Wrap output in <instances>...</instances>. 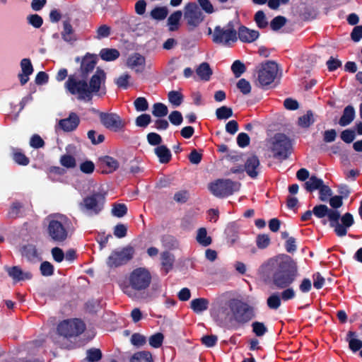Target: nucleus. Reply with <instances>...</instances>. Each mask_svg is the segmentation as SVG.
<instances>
[{
  "label": "nucleus",
  "instance_id": "f257e3e1",
  "mask_svg": "<svg viewBox=\"0 0 362 362\" xmlns=\"http://www.w3.org/2000/svg\"><path fill=\"white\" fill-rule=\"evenodd\" d=\"M152 276L148 269L144 267L134 269L128 276L127 281L119 284L121 290L128 297L134 299L137 293L145 291L151 284Z\"/></svg>",
  "mask_w": 362,
  "mask_h": 362
},
{
  "label": "nucleus",
  "instance_id": "f03ea898",
  "mask_svg": "<svg viewBox=\"0 0 362 362\" xmlns=\"http://www.w3.org/2000/svg\"><path fill=\"white\" fill-rule=\"evenodd\" d=\"M47 233L55 242L65 241L71 233V222L62 214H54L49 217Z\"/></svg>",
  "mask_w": 362,
  "mask_h": 362
},
{
  "label": "nucleus",
  "instance_id": "7ed1b4c3",
  "mask_svg": "<svg viewBox=\"0 0 362 362\" xmlns=\"http://www.w3.org/2000/svg\"><path fill=\"white\" fill-rule=\"evenodd\" d=\"M298 276V267L296 263L288 259L283 262L277 272L273 276V282L274 285L279 288H284L290 286Z\"/></svg>",
  "mask_w": 362,
  "mask_h": 362
},
{
  "label": "nucleus",
  "instance_id": "20e7f679",
  "mask_svg": "<svg viewBox=\"0 0 362 362\" xmlns=\"http://www.w3.org/2000/svg\"><path fill=\"white\" fill-rule=\"evenodd\" d=\"M270 149L274 157L278 159H285L291 153V141L284 134H277L271 139Z\"/></svg>",
  "mask_w": 362,
  "mask_h": 362
},
{
  "label": "nucleus",
  "instance_id": "39448f33",
  "mask_svg": "<svg viewBox=\"0 0 362 362\" xmlns=\"http://www.w3.org/2000/svg\"><path fill=\"white\" fill-rule=\"evenodd\" d=\"M135 250L131 245L118 248L110 254L107 260V264L111 268L118 267L129 262L134 257Z\"/></svg>",
  "mask_w": 362,
  "mask_h": 362
},
{
  "label": "nucleus",
  "instance_id": "423d86ee",
  "mask_svg": "<svg viewBox=\"0 0 362 362\" xmlns=\"http://www.w3.org/2000/svg\"><path fill=\"white\" fill-rule=\"evenodd\" d=\"M65 88L78 100H90L88 83L83 79H80L75 76H69L65 83Z\"/></svg>",
  "mask_w": 362,
  "mask_h": 362
},
{
  "label": "nucleus",
  "instance_id": "0eeeda50",
  "mask_svg": "<svg viewBox=\"0 0 362 362\" xmlns=\"http://www.w3.org/2000/svg\"><path fill=\"white\" fill-rule=\"evenodd\" d=\"M209 189L214 195L224 197L238 191L240 185L230 180H217L210 183Z\"/></svg>",
  "mask_w": 362,
  "mask_h": 362
},
{
  "label": "nucleus",
  "instance_id": "6e6552de",
  "mask_svg": "<svg viewBox=\"0 0 362 362\" xmlns=\"http://www.w3.org/2000/svg\"><path fill=\"white\" fill-rule=\"evenodd\" d=\"M212 38L215 43L230 45L238 40L237 32L230 23L223 28L216 26L214 28Z\"/></svg>",
  "mask_w": 362,
  "mask_h": 362
},
{
  "label": "nucleus",
  "instance_id": "1a4fd4ad",
  "mask_svg": "<svg viewBox=\"0 0 362 362\" xmlns=\"http://www.w3.org/2000/svg\"><path fill=\"white\" fill-rule=\"evenodd\" d=\"M230 308L233 312V320L238 322H246L254 315L252 308L238 299L230 300Z\"/></svg>",
  "mask_w": 362,
  "mask_h": 362
},
{
  "label": "nucleus",
  "instance_id": "9d476101",
  "mask_svg": "<svg viewBox=\"0 0 362 362\" xmlns=\"http://www.w3.org/2000/svg\"><path fill=\"white\" fill-rule=\"evenodd\" d=\"M278 72V65L274 62L262 64L257 71V81L260 86L264 87L274 82Z\"/></svg>",
  "mask_w": 362,
  "mask_h": 362
},
{
  "label": "nucleus",
  "instance_id": "9b49d317",
  "mask_svg": "<svg viewBox=\"0 0 362 362\" xmlns=\"http://www.w3.org/2000/svg\"><path fill=\"white\" fill-rule=\"evenodd\" d=\"M85 329L83 322L78 319L65 320L61 322L57 328L60 335L71 337L81 334Z\"/></svg>",
  "mask_w": 362,
  "mask_h": 362
},
{
  "label": "nucleus",
  "instance_id": "f8f14e48",
  "mask_svg": "<svg viewBox=\"0 0 362 362\" xmlns=\"http://www.w3.org/2000/svg\"><path fill=\"white\" fill-rule=\"evenodd\" d=\"M341 205H315L313 209V214L318 218H327L331 224L339 221L341 212L339 208Z\"/></svg>",
  "mask_w": 362,
  "mask_h": 362
},
{
  "label": "nucleus",
  "instance_id": "ddd939ff",
  "mask_svg": "<svg viewBox=\"0 0 362 362\" xmlns=\"http://www.w3.org/2000/svg\"><path fill=\"white\" fill-rule=\"evenodd\" d=\"M99 118L106 129L115 132L123 131L126 125V122L116 113L100 112Z\"/></svg>",
  "mask_w": 362,
  "mask_h": 362
},
{
  "label": "nucleus",
  "instance_id": "4468645a",
  "mask_svg": "<svg viewBox=\"0 0 362 362\" xmlns=\"http://www.w3.org/2000/svg\"><path fill=\"white\" fill-rule=\"evenodd\" d=\"M105 73L103 70L98 69L88 84L90 100L93 95H103L105 93Z\"/></svg>",
  "mask_w": 362,
  "mask_h": 362
},
{
  "label": "nucleus",
  "instance_id": "2eb2a0df",
  "mask_svg": "<svg viewBox=\"0 0 362 362\" xmlns=\"http://www.w3.org/2000/svg\"><path fill=\"white\" fill-rule=\"evenodd\" d=\"M184 17L187 24L193 28L198 26L204 19L202 12L193 3H189L185 6Z\"/></svg>",
  "mask_w": 362,
  "mask_h": 362
},
{
  "label": "nucleus",
  "instance_id": "dca6fc26",
  "mask_svg": "<svg viewBox=\"0 0 362 362\" xmlns=\"http://www.w3.org/2000/svg\"><path fill=\"white\" fill-rule=\"evenodd\" d=\"M107 187L106 185H95L85 199V204H100L106 201Z\"/></svg>",
  "mask_w": 362,
  "mask_h": 362
},
{
  "label": "nucleus",
  "instance_id": "f3484780",
  "mask_svg": "<svg viewBox=\"0 0 362 362\" xmlns=\"http://www.w3.org/2000/svg\"><path fill=\"white\" fill-rule=\"evenodd\" d=\"M18 251L21 255L28 262H36L41 259L40 252L33 244L25 243L20 245Z\"/></svg>",
  "mask_w": 362,
  "mask_h": 362
},
{
  "label": "nucleus",
  "instance_id": "a211bd4d",
  "mask_svg": "<svg viewBox=\"0 0 362 362\" xmlns=\"http://www.w3.org/2000/svg\"><path fill=\"white\" fill-rule=\"evenodd\" d=\"M127 66L136 73H141L145 69V58L138 53H134L128 57Z\"/></svg>",
  "mask_w": 362,
  "mask_h": 362
},
{
  "label": "nucleus",
  "instance_id": "6ab92c4d",
  "mask_svg": "<svg viewBox=\"0 0 362 362\" xmlns=\"http://www.w3.org/2000/svg\"><path fill=\"white\" fill-rule=\"evenodd\" d=\"M66 153L60 157V164L66 168H74L76 166V158L72 154L76 153V148L74 145H69L66 148Z\"/></svg>",
  "mask_w": 362,
  "mask_h": 362
},
{
  "label": "nucleus",
  "instance_id": "aec40b11",
  "mask_svg": "<svg viewBox=\"0 0 362 362\" xmlns=\"http://www.w3.org/2000/svg\"><path fill=\"white\" fill-rule=\"evenodd\" d=\"M21 73L18 74V78L21 85H25L33 72V66L30 59L24 58L21 61Z\"/></svg>",
  "mask_w": 362,
  "mask_h": 362
},
{
  "label": "nucleus",
  "instance_id": "412c9836",
  "mask_svg": "<svg viewBox=\"0 0 362 362\" xmlns=\"http://www.w3.org/2000/svg\"><path fill=\"white\" fill-rule=\"evenodd\" d=\"M238 38L243 42L251 43L255 41L259 36L257 30L250 29L245 26H241L238 31Z\"/></svg>",
  "mask_w": 362,
  "mask_h": 362
},
{
  "label": "nucleus",
  "instance_id": "4be33fe9",
  "mask_svg": "<svg viewBox=\"0 0 362 362\" xmlns=\"http://www.w3.org/2000/svg\"><path fill=\"white\" fill-rule=\"evenodd\" d=\"M320 191V199L322 202H329V204H342V196H334L332 197V192L331 189L323 185Z\"/></svg>",
  "mask_w": 362,
  "mask_h": 362
},
{
  "label": "nucleus",
  "instance_id": "5701e85b",
  "mask_svg": "<svg viewBox=\"0 0 362 362\" xmlns=\"http://www.w3.org/2000/svg\"><path fill=\"white\" fill-rule=\"evenodd\" d=\"M79 117L76 113H71L69 117L59 120V127L65 132H71L74 130L79 124Z\"/></svg>",
  "mask_w": 362,
  "mask_h": 362
},
{
  "label": "nucleus",
  "instance_id": "b1692460",
  "mask_svg": "<svg viewBox=\"0 0 362 362\" xmlns=\"http://www.w3.org/2000/svg\"><path fill=\"white\" fill-rule=\"evenodd\" d=\"M6 270L9 276L15 281L30 279L32 277V274L30 272H23L20 267L16 266L6 267Z\"/></svg>",
  "mask_w": 362,
  "mask_h": 362
},
{
  "label": "nucleus",
  "instance_id": "393cba45",
  "mask_svg": "<svg viewBox=\"0 0 362 362\" xmlns=\"http://www.w3.org/2000/svg\"><path fill=\"white\" fill-rule=\"evenodd\" d=\"M209 302L204 298L193 299L190 303L191 309L197 314L206 311L209 308Z\"/></svg>",
  "mask_w": 362,
  "mask_h": 362
},
{
  "label": "nucleus",
  "instance_id": "a878e982",
  "mask_svg": "<svg viewBox=\"0 0 362 362\" xmlns=\"http://www.w3.org/2000/svg\"><path fill=\"white\" fill-rule=\"evenodd\" d=\"M259 165V161L256 156L249 157L245 163V170L247 173L252 177L257 175V168Z\"/></svg>",
  "mask_w": 362,
  "mask_h": 362
},
{
  "label": "nucleus",
  "instance_id": "bb28decb",
  "mask_svg": "<svg viewBox=\"0 0 362 362\" xmlns=\"http://www.w3.org/2000/svg\"><path fill=\"white\" fill-rule=\"evenodd\" d=\"M154 153L158 158L159 162L161 163H167L171 159L170 151L163 145L157 146L154 149Z\"/></svg>",
  "mask_w": 362,
  "mask_h": 362
},
{
  "label": "nucleus",
  "instance_id": "cd10ccee",
  "mask_svg": "<svg viewBox=\"0 0 362 362\" xmlns=\"http://www.w3.org/2000/svg\"><path fill=\"white\" fill-rule=\"evenodd\" d=\"M346 340L352 351L356 352L362 348V341L358 339L355 332L349 331L347 334Z\"/></svg>",
  "mask_w": 362,
  "mask_h": 362
},
{
  "label": "nucleus",
  "instance_id": "c85d7f7f",
  "mask_svg": "<svg viewBox=\"0 0 362 362\" xmlns=\"http://www.w3.org/2000/svg\"><path fill=\"white\" fill-rule=\"evenodd\" d=\"M355 117V110L352 106H347L345 107L343 115L339 120L341 126H346L349 124Z\"/></svg>",
  "mask_w": 362,
  "mask_h": 362
},
{
  "label": "nucleus",
  "instance_id": "c756f323",
  "mask_svg": "<svg viewBox=\"0 0 362 362\" xmlns=\"http://www.w3.org/2000/svg\"><path fill=\"white\" fill-rule=\"evenodd\" d=\"M216 316L221 320H233V312L230 308V300L225 305L216 311Z\"/></svg>",
  "mask_w": 362,
  "mask_h": 362
},
{
  "label": "nucleus",
  "instance_id": "7c9ffc66",
  "mask_svg": "<svg viewBox=\"0 0 362 362\" xmlns=\"http://www.w3.org/2000/svg\"><path fill=\"white\" fill-rule=\"evenodd\" d=\"M100 56L103 60L110 62L117 59L119 57V52L116 49L104 48L100 50Z\"/></svg>",
  "mask_w": 362,
  "mask_h": 362
},
{
  "label": "nucleus",
  "instance_id": "2f4dec72",
  "mask_svg": "<svg viewBox=\"0 0 362 362\" xmlns=\"http://www.w3.org/2000/svg\"><path fill=\"white\" fill-rule=\"evenodd\" d=\"M196 72L199 77L204 81H209L212 74L210 66L206 62L202 63L197 67Z\"/></svg>",
  "mask_w": 362,
  "mask_h": 362
},
{
  "label": "nucleus",
  "instance_id": "473e14b6",
  "mask_svg": "<svg viewBox=\"0 0 362 362\" xmlns=\"http://www.w3.org/2000/svg\"><path fill=\"white\" fill-rule=\"evenodd\" d=\"M323 185L324 182L322 180L315 176H311L305 182L304 186L306 190L308 192H313L316 189H320Z\"/></svg>",
  "mask_w": 362,
  "mask_h": 362
},
{
  "label": "nucleus",
  "instance_id": "72a5a7b5",
  "mask_svg": "<svg viewBox=\"0 0 362 362\" xmlns=\"http://www.w3.org/2000/svg\"><path fill=\"white\" fill-rule=\"evenodd\" d=\"M196 240L199 245L204 247L209 246L212 242L211 238L207 235V231L205 228H200L197 230Z\"/></svg>",
  "mask_w": 362,
  "mask_h": 362
},
{
  "label": "nucleus",
  "instance_id": "f704fd0d",
  "mask_svg": "<svg viewBox=\"0 0 362 362\" xmlns=\"http://www.w3.org/2000/svg\"><path fill=\"white\" fill-rule=\"evenodd\" d=\"M182 15V13L180 11H177L169 16L168 19V25L170 31H175L177 30Z\"/></svg>",
  "mask_w": 362,
  "mask_h": 362
},
{
  "label": "nucleus",
  "instance_id": "c9c22d12",
  "mask_svg": "<svg viewBox=\"0 0 362 362\" xmlns=\"http://www.w3.org/2000/svg\"><path fill=\"white\" fill-rule=\"evenodd\" d=\"M102 205H81V211L87 216H93L102 211Z\"/></svg>",
  "mask_w": 362,
  "mask_h": 362
},
{
  "label": "nucleus",
  "instance_id": "e433bc0d",
  "mask_svg": "<svg viewBox=\"0 0 362 362\" xmlns=\"http://www.w3.org/2000/svg\"><path fill=\"white\" fill-rule=\"evenodd\" d=\"M267 305L272 310H277L281 305L280 294L277 292L271 294L267 300Z\"/></svg>",
  "mask_w": 362,
  "mask_h": 362
},
{
  "label": "nucleus",
  "instance_id": "4c0bfd02",
  "mask_svg": "<svg viewBox=\"0 0 362 362\" xmlns=\"http://www.w3.org/2000/svg\"><path fill=\"white\" fill-rule=\"evenodd\" d=\"M130 362H153L152 355L148 351H139L132 356Z\"/></svg>",
  "mask_w": 362,
  "mask_h": 362
},
{
  "label": "nucleus",
  "instance_id": "58836bf2",
  "mask_svg": "<svg viewBox=\"0 0 362 362\" xmlns=\"http://www.w3.org/2000/svg\"><path fill=\"white\" fill-rule=\"evenodd\" d=\"M174 262L173 256L169 252L161 254V264L165 272H168L173 267Z\"/></svg>",
  "mask_w": 362,
  "mask_h": 362
},
{
  "label": "nucleus",
  "instance_id": "ea45409f",
  "mask_svg": "<svg viewBox=\"0 0 362 362\" xmlns=\"http://www.w3.org/2000/svg\"><path fill=\"white\" fill-rule=\"evenodd\" d=\"M95 64V57L87 55L82 61L81 69L84 72L88 73L94 69Z\"/></svg>",
  "mask_w": 362,
  "mask_h": 362
},
{
  "label": "nucleus",
  "instance_id": "a19ab883",
  "mask_svg": "<svg viewBox=\"0 0 362 362\" xmlns=\"http://www.w3.org/2000/svg\"><path fill=\"white\" fill-rule=\"evenodd\" d=\"M168 110L165 105L157 103L153 105L152 114L157 117H163L168 115Z\"/></svg>",
  "mask_w": 362,
  "mask_h": 362
},
{
  "label": "nucleus",
  "instance_id": "79ce46f5",
  "mask_svg": "<svg viewBox=\"0 0 362 362\" xmlns=\"http://www.w3.org/2000/svg\"><path fill=\"white\" fill-rule=\"evenodd\" d=\"M168 13V10L166 7H156L151 12V16L155 20H163Z\"/></svg>",
  "mask_w": 362,
  "mask_h": 362
},
{
  "label": "nucleus",
  "instance_id": "37998d69",
  "mask_svg": "<svg viewBox=\"0 0 362 362\" xmlns=\"http://www.w3.org/2000/svg\"><path fill=\"white\" fill-rule=\"evenodd\" d=\"M102 163L103 166L107 167V173L112 172L117 169L119 163L117 160L110 156H105L102 158Z\"/></svg>",
  "mask_w": 362,
  "mask_h": 362
},
{
  "label": "nucleus",
  "instance_id": "c03bdc74",
  "mask_svg": "<svg viewBox=\"0 0 362 362\" xmlns=\"http://www.w3.org/2000/svg\"><path fill=\"white\" fill-rule=\"evenodd\" d=\"M314 122L313 115L310 111H308L306 114L301 116L298 119V125L301 127L306 128Z\"/></svg>",
  "mask_w": 362,
  "mask_h": 362
},
{
  "label": "nucleus",
  "instance_id": "a18cd8bd",
  "mask_svg": "<svg viewBox=\"0 0 362 362\" xmlns=\"http://www.w3.org/2000/svg\"><path fill=\"white\" fill-rule=\"evenodd\" d=\"M216 115L218 119H227L232 117L233 110L230 107L222 106L216 110Z\"/></svg>",
  "mask_w": 362,
  "mask_h": 362
},
{
  "label": "nucleus",
  "instance_id": "49530a36",
  "mask_svg": "<svg viewBox=\"0 0 362 362\" xmlns=\"http://www.w3.org/2000/svg\"><path fill=\"white\" fill-rule=\"evenodd\" d=\"M102 357V354L98 349H90L86 351V360L87 362H95L99 361Z\"/></svg>",
  "mask_w": 362,
  "mask_h": 362
},
{
  "label": "nucleus",
  "instance_id": "de8ad7c7",
  "mask_svg": "<svg viewBox=\"0 0 362 362\" xmlns=\"http://www.w3.org/2000/svg\"><path fill=\"white\" fill-rule=\"evenodd\" d=\"M163 339V334L160 332H158L149 337L148 342L151 346L153 348H159L162 345Z\"/></svg>",
  "mask_w": 362,
  "mask_h": 362
},
{
  "label": "nucleus",
  "instance_id": "09e8293b",
  "mask_svg": "<svg viewBox=\"0 0 362 362\" xmlns=\"http://www.w3.org/2000/svg\"><path fill=\"white\" fill-rule=\"evenodd\" d=\"M231 70L234 76L238 78L245 71L246 68L241 61L235 60L231 66Z\"/></svg>",
  "mask_w": 362,
  "mask_h": 362
},
{
  "label": "nucleus",
  "instance_id": "8fccbe9b",
  "mask_svg": "<svg viewBox=\"0 0 362 362\" xmlns=\"http://www.w3.org/2000/svg\"><path fill=\"white\" fill-rule=\"evenodd\" d=\"M168 100L174 106H179L182 102V95L177 91H170L168 93Z\"/></svg>",
  "mask_w": 362,
  "mask_h": 362
},
{
  "label": "nucleus",
  "instance_id": "3c124183",
  "mask_svg": "<svg viewBox=\"0 0 362 362\" xmlns=\"http://www.w3.org/2000/svg\"><path fill=\"white\" fill-rule=\"evenodd\" d=\"M256 244L259 249H264L267 247L270 244L269 236L267 234H260L257 235Z\"/></svg>",
  "mask_w": 362,
  "mask_h": 362
},
{
  "label": "nucleus",
  "instance_id": "603ef678",
  "mask_svg": "<svg viewBox=\"0 0 362 362\" xmlns=\"http://www.w3.org/2000/svg\"><path fill=\"white\" fill-rule=\"evenodd\" d=\"M14 161L22 165H27L29 163V159L21 151L16 150L13 153Z\"/></svg>",
  "mask_w": 362,
  "mask_h": 362
},
{
  "label": "nucleus",
  "instance_id": "864d4df0",
  "mask_svg": "<svg viewBox=\"0 0 362 362\" xmlns=\"http://www.w3.org/2000/svg\"><path fill=\"white\" fill-rule=\"evenodd\" d=\"M255 21L259 28H264L268 24L265 14L262 11H259L255 13Z\"/></svg>",
  "mask_w": 362,
  "mask_h": 362
},
{
  "label": "nucleus",
  "instance_id": "5fc2aeb1",
  "mask_svg": "<svg viewBox=\"0 0 362 362\" xmlns=\"http://www.w3.org/2000/svg\"><path fill=\"white\" fill-rule=\"evenodd\" d=\"M237 87L244 95L249 94L251 91V85L250 82L245 78H241L238 81Z\"/></svg>",
  "mask_w": 362,
  "mask_h": 362
},
{
  "label": "nucleus",
  "instance_id": "6e6d98bb",
  "mask_svg": "<svg viewBox=\"0 0 362 362\" xmlns=\"http://www.w3.org/2000/svg\"><path fill=\"white\" fill-rule=\"evenodd\" d=\"M136 110L139 112L146 111L148 107V104L145 98L139 97L134 103Z\"/></svg>",
  "mask_w": 362,
  "mask_h": 362
},
{
  "label": "nucleus",
  "instance_id": "4d7b16f0",
  "mask_svg": "<svg viewBox=\"0 0 362 362\" xmlns=\"http://www.w3.org/2000/svg\"><path fill=\"white\" fill-rule=\"evenodd\" d=\"M110 27L107 25H100L96 30L95 37L98 40L107 37L110 34Z\"/></svg>",
  "mask_w": 362,
  "mask_h": 362
},
{
  "label": "nucleus",
  "instance_id": "13d9d810",
  "mask_svg": "<svg viewBox=\"0 0 362 362\" xmlns=\"http://www.w3.org/2000/svg\"><path fill=\"white\" fill-rule=\"evenodd\" d=\"M286 18L283 16L275 17L271 22L270 26L272 30H278L286 23Z\"/></svg>",
  "mask_w": 362,
  "mask_h": 362
},
{
  "label": "nucleus",
  "instance_id": "bf43d9fd",
  "mask_svg": "<svg viewBox=\"0 0 362 362\" xmlns=\"http://www.w3.org/2000/svg\"><path fill=\"white\" fill-rule=\"evenodd\" d=\"M111 212L114 216L120 218L127 214V209L125 205H113Z\"/></svg>",
  "mask_w": 362,
  "mask_h": 362
},
{
  "label": "nucleus",
  "instance_id": "052dcab7",
  "mask_svg": "<svg viewBox=\"0 0 362 362\" xmlns=\"http://www.w3.org/2000/svg\"><path fill=\"white\" fill-rule=\"evenodd\" d=\"M146 342V337L140 334L136 333L131 337V343L136 346H141Z\"/></svg>",
  "mask_w": 362,
  "mask_h": 362
},
{
  "label": "nucleus",
  "instance_id": "680f3d73",
  "mask_svg": "<svg viewBox=\"0 0 362 362\" xmlns=\"http://www.w3.org/2000/svg\"><path fill=\"white\" fill-rule=\"evenodd\" d=\"M150 122L151 116L148 114H142L136 119V124L140 127H146Z\"/></svg>",
  "mask_w": 362,
  "mask_h": 362
},
{
  "label": "nucleus",
  "instance_id": "e2e57ef3",
  "mask_svg": "<svg viewBox=\"0 0 362 362\" xmlns=\"http://www.w3.org/2000/svg\"><path fill=\"white\" fill-rule=\"evenodd\" d=\"M131 76L128 74H123L116 79V84L122 88L127 89Z\"/></svg>",
  "mask_w": 362,
  "mask_h": 362
},
{
  "label": "nucleus",
  "instance_id": "0e129e2a",
  "mask_svg": "<svg viewBox=\"0 0 362 362\" xmlns=\"http://www.w3.org/2000/svg\"><path fill=\"white\" fill-rule=\"evenodd\" d=\"M168 118H169L170 122L174 125L181 124L182 122V119H183L182 114L179 111H177V110L173 111L170 114Z\"/></svg>",
  "mask_w": 362,
  "mask_h": 362
},
{
  "label": "nucleus",
  "instance_id": "69168bd1",
  "mask_svg": "<svg viewBox=\"0 0 362 362\" xmlns=\"http://www.w3.org/2000/svg\"><path fill=\"white\" fill-rule=\"evenodd\" d=\"M54 267L49 262H44L40 265V272L43 276H51L53 274Z\"/></svg>",
  "mask_w": 362,
  "mask_h": 362
},
{
  "label": "nucleus",
  "instance_id": "338daca9",
  "mask_svg": "<svg viewBox=\"0 0 362 362\" xmlns=\"http://www.w3.org/2000/svg\"><path fill=\"white\" fill-rule=\"evenodd\" d=\"M127 228L124 224H118L115 227L114 235L118 238H122L126 236Z\"/></svg>",
  "mask_w": 362,
  "mask_h": 362
},
{
  "label": "nucleus",
  "instance_id": "774afa93",
  "mask_svg": "<svg viewBox=\"0 0 362 362\" xmlns=\"http://www.w3.org/2000/svg\"><path fill=\"white\" fill-rule=\"evenodd\" d=\"M94 169L95 165L92 161L90 160L85 161L80 165V170L86 174L92 173Z\"/></svg>",
  "mask_w": 362,
  "mask_h": 362
}]
</instances>
